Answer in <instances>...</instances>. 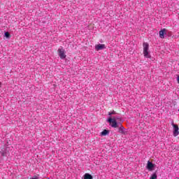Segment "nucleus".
I'll return each instance as SVG.
<instances>
[{
    "label": "nucleus",
    "instance_id": "nucleus-1",
    "mask_svg": "<svg viewBox=\"0 0 179 179\" xmlns=\"http://www.w3.org/2000/svg\"><path fill=\"white\" fill-rule=\"evenodd\" d=\"M143 55L145 58H149V44L148 43H143Z\"/></svg>",
    "mask_w": 179,
    "mask_h": 179
},
{
    "label": "nucleus",
    "instance_id": "nucleus-2",
    "mask_svg": "<svg viewBox=\"0 0 179 179\" xmlns=\"http://www.w3.org/2000/svg\"><path fill=\"white\" fill-rule=\"evenodd\" d=\"M108 122H109V124H111V127L113 128H118V127H120V125H118V123H117V121L115 120V118H111L110 117L108 120Z\"/></svg>",
    "mask_w": 179,
    "mask_h": 179
},
{
    "label": "nucleus",
    "instance_id": "nucleus-3",
    "mask_svg": "<svg viewBox=\"0 0 179 179\" xmlns=\"http://www.w3.org/2000/svg\"><path fill=\"white\" fill-rule=\"evenodd\" d=\"M57 52L59 54V57H60V59H65V58H66V55L65 54V50L64 48L58 49Z\"/></svg>",
    "mask_w": 179,
    "mask_h": 179
},
{
    "label": "nucleus",
    "instance_id": "nucleus-4",
    "mask_svg": "<svg viewBox=\"0 0 179 179\" xmlns=\"http://www.w3.org/2000/svg\"><path fill=\"white\" fill-rule=\"evenodd\" d=\"M173 127V136H178L179 134V128L178 124H172Z\"/></svg>",
    "mask_w": 179,
    "mask_h": 179
},
{
    "label": "nucleus",
    "instance_id": "nucleus-5",
    "mask_svg": "<svg viewBox=\"0 0 179 179\" xmlns=\"http://www.w3.org/2000/svg\"><path fill=\"white\" fill-rule=\"evenodd\" d=\"M106 48V45L104 44H98L95 45V50L96 51H100L101 50H104Z\"/></svg>",
    "mask_w": 179,
    "mask_h": 179
},
{
    "label": "nucleus",
    "instance_id": "nucleus-6",
    "mask_svg": "<svg viewBox=\"0 0 179 179\" xmlns=\"http://www.w3.org/2000/svg\"><path fill=\"white\" fill-rule=\"evenodd\" d=\"M153 167H155V165L153 164V163L148 161L147 164L148 170H149V171H152V170H153Z\"/></svg>",
    "mask_w": 179,
    "mask_h": 179
},
{
    "label": "nucleus",
    "instance_id": "nucleus-7",
    "mask_svg": "<svg viewBox=\"0 0 179 179\" xmlns=\"http://www.w3.org/2000/svg\"><path fill=\"white\" fill-rule=\"evenodd\" d=\"M166 29H163L161 31H159V37L160 38H164V34H166Z\"/></svg>",
    "mask_w": 179,
    "mask_h": 179
},
{
    "label": "nucleus",
    "instance_id": "nucleus-8",
    "mask_svg": "<svg viewBox=\"0 0 179 179\" xmlns=\"http://www.w3.org/2000/svg\"><path fill=\"white\" fill-rule=\"evenodd\" d=\"M84 179H93V176L90 173H85L84 175Z\"/></svg>",
    "mask_w": 179,
    "mask_h": 179
},
{
    "label": "nucleus",
    "instance_id": "nucleus-9",
    "mask_svg": "<svg viewBox=\"0 0 179 179\" xmlns=\"http://www.w3.org/2000/svg\"><path fill=\"white\" fill-rule=\"evenodd\" d=\"M101 135L102 136H106V135H108V131L107 129H104L103 131H101Z\"/></svg>",
    "mask_w": 179,
    "mask_h": 179
},
{
    "label": "nucleus",
    "instance_id": "nucleus-10",
    "mask_svg": "<svg viewBox=\"0 0 179 179\" xmlns=\"http://www.w3.org/2000/svg\"><path fill=\"white\" fill-rule=\"evenodd\" d=\"M118 132H120V134H125V131H124V127L120 126L119 127V131Z\"/></svg>",
    "mask_w": 179,
    "mask_h": 179
},
{
    "label": "nucleus",
    "instance_id": "nucleus-11",
    "mask_svg": "<svg viewBox=\"0 0 179 179\" xmlns=\"http://www.w3.org/2000/svg\"><path fill=\"white\" fill-rule=\"evenodd\" d=\"M150 179H157V174H156L155 173H153V174L150 176Z\"/></svg>",
    "mask_w": 179,
    "mask_h": 179
},
{
    "label": "nucleus",
    "instance_id": "nucleus-12",
    "mask_svg": "<svg viewBox=\"0 0 179 179\" xmlns=\"http://www.w3.org/2000/svg\"><path fill=\"white\" fill-rule=\"evenodd\" d=\"M5 37H6V38H9L10 37V34H9V32H6L5 33Z\"/></svg>",
    "mask_w": 179,
    "mask_h": 179
},
{
    "label": "nucleus",
    "instance_id": "nucleus-13",
    "mask_svg": "<svg viewBox=\"0 0 179 179\" xmlns=\"http://www.w3.org/2000/svg\"><path fill=\"white\" fill-rule=\"evenodd\" d=\"M0 154L1 155V156L3 157H5V156H6V154L5 153V151H1L0 152Z\"/></svg>",
    "mask_w": 179,
    "mask_h": 179
},
{
    "label": "nucleus",
    "instance_id": "nucleus-14",
    "mask_svg": "<svg viewBox=\"0 0 179 179\" xmlns=\"http://www.w3.org/2000/svg\"><path fill=\"white\" fill-rule=\"evenodd\" d=\"M114 114H115V111H114V110H113L112 113H111V112H109V113H108L109 115H114Z\"/></svg>",
    "mask_w": 179,
    "mask_h": 179
},
{
    "label": "nucleus",
    "instance_id": "nucleus-15",
    "mask_svg": "<svg viewBox=\"0 0 179 179\" xmlns=\"http://www.w3.org/2000/svg\"><path fill=\"white\" fill-rule=\"evenodd\" d=\"M31 179H38V176H34V177L31 178Z\"/></svg>",
    "mask_w": 179,
    "mask_h": 179
},
{
    "label": "nucleus",
    "instance_id": "nucleus-16",
    "mask_svg": "<svg viewBox=\"0 0 179 179\" xmlns=\"http://www.w3.org/2000/svg\"><path fill=\"white\" fill-rule=\"evenodd\" d=\"M178 83L179 84V76L177 77Z\"/></svg>",
    "mask_w": 179,
    "mask_h": 179
}]
</instances>
